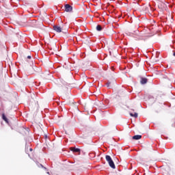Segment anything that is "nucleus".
I'll list each match as a JSON object with an SVG mask.
<instances>
[{
	"mask_svg": "<svg viewBox=\"0 0 175 175\" xmlns=\"http://www.w3.org/2000/svg\"><path fill=\"white\" fill-rule=\"evenodd\" d=\"M105 159H106L107 162H108L110 167H111L112 169H116V165L114 164V161H113L111 157H110L109 155H106Z\"/></svg>",
	"mask_w": 175,
	"mask_h": 175,
	"instance_id": "obj_1",
	"label": "nucleus"
},
{
	"mask_svg": "<svg viewBox=\"0 0 175 175\" xmlns=\"http://www.w3.org/2000/svg\"><path fill=\"white\" fill-rule=\"evenodd\" d=\"M70 151H72V152H74V154H78V155H80L81 150H80V148H79L71 147Z\"/></svg>",
	"mask_w": 175,
	"mask_h": 175,
	"instance_id": "obj_2",
	"label": "nucleus"
},
{
	"mask_svg": "<svg viewBox=\"0 0 175 175\" xmlns=\"http://www.w3.org/2000/svg\"><path fill=\"white\" fill-rule=\"evenodd\" d=\"M64 8H65V12H72V10H73V8L69 4H66L64 5Z\"/></svg>",
	"mask_w": 175,
	"mask_h": 175,
	"instance_id": "obj_3",
	"label": "nucleus"
},
{
	"mask_svg": "<svg viewBox=\"0 0 175 175\" xmlns=\"http://www.w3.org/2000/svg\"><path fill=\"white\" fill-rule=\"evenodd\" d=\"M53 29L54 31H55L56 32L60 33L62 32V28H61V27L57 26V25H54L53 27Z\"/></svg>",
	"mask_w": 175,
	"mask_h": 175,
	"instance_id": "obj_4",
	"label": "nucleus"
},
{
	"mask_svg": "<svg viewBox=\"0 0 175 175\" xmlns=\"http://www.w3.org/2000/svg\"><path fill=\"white\" fill-rule=\"evenodd\" d=\"M148 79L147 78L141 77L140 83L142 85L147 84Z\"/></svg>",
	"mask_w": 175,
	"mask_h": 175,
	"instance_id": "obj_5",
	"label": "nucleus"
},
{
	"mask_svg": "<svg viewBox=\"0 0 175 175\" xmlns=\"http://www.w3.org/2000/svg\"><path fill=\"white\" fill-rule=\"evenodd\" d=\"M2 120H3V121H5L7 124H9V120H8V118H6L5 113L2 114Z\"/></svg>",
	"mask_w": 175,
	"mask_h": 175,
	"instance_id": "obj_6",
	"label": "nucleus"
},
{
	"mask_svg": "<svg viewBox=\"0 0 175 175\" xmlns=\"http://www.w3.org/2000/svg\"><path fill=\"white\" fill-rule=\"evenodd\" d=\"M133 140H140V139H142V135H134L133 137Z\"/></svg>",
	"mask_w": 175,
	"mask_h": 175,
	"instance_id": "obj_7",
	"label": "nucleus"
},
{
	"mask_svg": "<svg viewBox=\"0 0 175 175\" xmlns=\"http://www.w3.org/2000/svg\"><path fill=\"white\" fill-rule=\"evenodd\" d=\"M37 166H38V167H42V169H44L46 170V167L44 166H43V165H42L41 163H40L39 162L36 161V162Z\"/></svg>",
	"mask_w": 175,
	"mask_h": 175,
	"instance_id": "obj_8",
	"label": "nucleus"
},
{
	"mask_svg": "<svg viewBox=\"0 0 175 175\" xmlns=\"http://www.w3.org/2000/svg\"><path fill=\"white\" fill-rule=\"evenodd\" d=\"M134 38H136L138 40H142L143 39V37L140 36L139 35H135L134 36Z\"/></svg>",
	"mask_w": 175,
	"mask_h": 175,
	"instance_id": "obj_9",
	"label": "nucleus"
},
{
	"mask_svg": "<svg viewBox=\"0 0 175 175\" xmlns=\"http://www.w3.org/2000/svg\"><path fill=\"white\" fill-rule=\"evenodd\" d=\"M96 29L99 31H102V29H103V28H102V26L100 25H98L96 26Z\"/></svg>",
	"mask_w": 175,
	"mask_h": 175,
	"instance_id": "obj_10",
	"label": "nucleus"
},
{
	"mask_svg": "<svg viewBox=\"0 0 175 175\" xmlns=\"http://www.w3.org/2000/svg\"><path fill=\"white\" fill-rule=\"evenodd\" d=\"M130 116H131V117H135V118H137V113H135L134 114L132 113H130Z\"/></svg>",
	"mask_w": 175,
	"mask_h": 175,
	"instance_id": "obj_11",
	"label": "nucleus"
},
{
	"mask_svg": "<svg viewBox=\"0 0 175 175\" xmlns=\"http://www.w3.org/2000/svg\"><path fill=\"white\" fill-rule=\"evenodd\" d=\"M31 57L30 55L27 56V59H31Z\"/></svg>",
	"mask_w": 175,
	"mask_h": 175,
	"instance_id": "obj_12",
	"label": "nucleus"
},
{
	"mask_svg": "<svg viewBox=\"0 0 175 175\" xmlns=\"http://www.w3.org/2000/svg\"><path fill=\"white\" fill-rule=\"evenodd\" d=\"M109 85H110V83H107V86L109 87Z\"/></svg>",
	"mask_w": 175,
	"mask_h": 175,
	"instance_id": "obj_13",
	"label": "nucleus"
},
{
	"mask_svg": "<svg viewBox=\"0 0 175 175\" xmlns=\"http://www.w3.org/2000/svg\"><path fill=\"white\" fill-rule=\"evenodd\" d=\"M135 33H139V30H136V31H135Z\"/></svg>",
	"mask_w": 175,
	"mask_h": 175,
	"instance_id": "obj_14",
	"label": "nucleus"
},
{
	"mask_svg": "<svg viewBox=\"0 0 175 175\" xmlns=\"http://www.w3.org/2000/svg\"><path fill=\"white\" fill-rule=\"evenodd\" d=\"M173 55H174V57H175V52H174Z\"/></svg>",
	"mask_w": 175,
	"mask_h": 175,
	"instance_id": "obj_15",
	"label": "nucleus"
},
{
	"mask_svg": "<svg viewBox=\"0 0 175 175\" xmlns=\"http://www.w3.org/2000/svg\"><path fill=\"white\" fill-rule=\"evenodd\" d=\"M29 150H30V151H32V148H30Z\"/></svg>",
	"mask_w": 175,
	"mask_h": 175,
	"instance_id": "obj_16",
	"label": "nucleus"
},
{
	"mask_svg": "<svg viewBox=\"0 0 175 175\" xmlns=\"http://www.w3.org/2000/svg\"><path fill=\"white\" fill-rule=\"evenodd\" d=\"M47 174H50V173H49V172H47Z\"/></svg>",
	"mask_w": 175,
	"mask_h": 175,
	"instance_id": "obj_17",
	"label": "nucleus"
}]
</instances>
